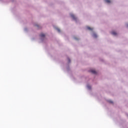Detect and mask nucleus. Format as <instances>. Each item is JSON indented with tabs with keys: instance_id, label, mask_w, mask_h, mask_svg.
<instances>
[{
	"instance_id": "4",
	"label": "nucleus",
	"mask_w": 128,
	"mask_h": 128,
	"mask_svg": "<svg viewBox=\"0 0 128 128\" xmlns=\"http://www.w3.org/2000/svg\"><path fill=\"white\" fill-rule=\"evenodd\" d=\"M40 38H44V36H46V34H44L43 33H42L40 34Z\"/></svg>"
},
{
	"instance_id": "1",
	"label": "nucleus",
	"mask_w": 128,
	"mask_h": 128,
	"mask_svg": "<svg viewBox=\"0 0 128 128\" xmlns=\"http://www.w3.org/2000/svg\"><path fill=\"white\" fill-rule=\"evenodd\" d=\"M70 16H71V18H73L74 20H76V16H74L73 14H70Z\"/></svg>"
},
{
	"instance_id": "10",
	"label": "nucleus",
	"mask_w": 128,
	"mask_h": 128,
	"mask_svg": "<svg viewBox=\"0 0 128 128\" xmlns=\"http://www.w3.org/2000/svg\"><path fill=\"white\" fill-rule=\"evenodd\" d=\"M68 62H70V58H68Z\"/></svg>"
},
{
	"instance_id": "7",
	"label": "nucleus",
	"mask_w": 128,
	"mask_h": 128,
	"mask_svg": "<svg viewBox=\"0 0 128 128\" xmlns=\"http://www.w3.org/2000/svg\"><path fill=\"white\" fill-rule=\"evenodd\" d=\"M93 37H94V38H97V37H98V36L96 35V34H93Z\"/></svg>"
},
{
	"instance_id": "8",
	"label": "nucleus",
	"mask_w": 128,
	"mask_h": 128,
	"mask_svg": "<svg viewBox=\"0 0 128 128\" xmlns=\"http://www.w3.org/2000/svg\"><path fill=\"white\" fill-rule=\"evenodd\" d=\"M56 30H58V32H60V28H56Z\"/></svg>"
},
{
	"instance_id": "3",
	"label": "nucleus",
	"mask_w": 128,
	"mask_h": 128,
	"mask_svg": "<svg viewBox=\"0 0 128 128\" xmlns=\"http://www.w3.org/2000/svg\"><path fill=\"white\" fill-rule=\"evenodd\" d=\"M112 34H113V36H116V34H116V32L114 31H112Z\"/></svg>"
},
{
	"instance_id": "11",
	"label": "nucleus",
	"mask_w": 128,
	"mask_h": 128,
	"mask_svg": "<svg viewBox=\"0 0 128 128\" xmlns=\"http://www.w3.org/2000/svg\"><path fill=\"white\" fill-rule=\"evenodd\" d=\"M88 88H89V90H90V86H88Z\"/></svg>"
},
{
	"instance_id": "6",
	"label": "nucleus",
	"mask_w": 128,
	"mask_h": 128,
	"mask_svg": "<svg viewBox=\"0 0 128 128\" xmlns=\"http://www.w3.org/2000/svg\"><path fill=\"white\" fill-rule=\"evenodd\" d=\"M105 1L106 2H107L108 4H110V0H105Z\"/></svg>"
},
{
	"instance_id": "12",
	"label": "nucleus",
	"mask_w": 128,
	"mask_h": 128,
	"mask_svg": "<svg viewBox=\"0 0 128 128\" xmlns=\"http://www.w3.org/2000/svg\"><path fill=\"white\" fill-rule=\"evenodd\" d=\"M76 40H78V39L76 38Z\"/></svg>"
},
{
	"instance_id": "5",
	"label": "nucleus",
	"mask_w": 128,
	"mask_h": 128,
	"mask_svg": "<svg viewBox=\"0 0 128 128\" xmlns=\"http://www.w3.org/2000/svg\"><path fill=\"white\" fill-rule=\"evenodd\" d=\"M87 30H94V28H90V26H88L87 27Z\"/></svg>"
},
{
	"instance_id": "9",
	"label": "nucleus",
	"mask_w": 128,
	"mask_h": 128,
	"mask_svg": "<svg viewBox=\"0 0 128 128\" xmlns=\"http://www.w3.org/2000/svg\"><path fill=\"white\" fill-rule=\"evenodd\" d=\"M108 102H109L110 104H112V100H109Z\"/></svg>"
},
{
	"instance_id": "2",
	"label": "nucleus",
	"mask_w": 128,
	"mask_h": 128,
	"mask_svg": "<svg viewBox=\"0 0 128 128\" xmlns=\"http://www.w3.org/2000/svg\"><path fill=\"white\" fill-rule=\"evenodd\" d=\"M90 72H92V74H96V72L94 70H90Z\"/></svg>"
}]
</instances>
